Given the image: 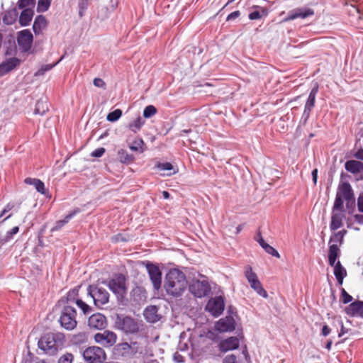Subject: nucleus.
I'll return each instance as SVG.
<instances>
[{
  "label": "nucleus",
  "instance_id": "473e14b6",
  "mask_svg": "<svg viewBox=\"0 0 363 363\" xmlns=\"http://www.w3.org/2000/svg\"><path fill=\"white\" fill-rule=\"evenodd\" d=\"M18 12L16 9L7 11L4 17L3 22L6 25H12L16 20Z\"/></svg>",
  "mask_w": 363,
  "mask_h": 363
},
{
  "label": "nucleus",
  "instance_id": "603ef678",
  "mask_svg": "<svg viewBox=\"0 0 363 363\" xmlns=\"http://www.w3.org/2000/svg\"><path fill=\"white\" fill-rule=\"evenodd\" d=\"M73 355L70 353H67L60 357L58 363H72Z\"/></svg>",
  "mask_w": 363,
  "mask_h": 363
},
{
  "label": "nucleus",
  "instance_id": "c756f323",
  "mask_svg": "<svg viewBox=\"0 0 363 363\" xmlns=\"http://www.w3.org/2000/svg\"><path fill=\"white\" fill-rule=\"evenodd\" d=\"M47 21L45 18L42 16H38L34 21L33 30L35 34H39L46 27Z\"/></svg>",
  "mask_w": 363,
  "mask_h": 363
},
{
  "label": "nucleus",
  "instance_id": "5701e85b",
  "mask_svg": "<svg viewBox=\"0 0 363 363\" xmlns=\"http://www.w3.org/2000/svg\"><path fill=\"white\" fill-rule=\"evenodd\" d=\"M345 313L352 317H363V301L352 302L345 308Z\"/></svg>",
  "mask_w": 363,
  "mask_h": 363
},
{
  "label": "nucleus",
  "instance_id": "f8f14e48",
  "mask_svg": "<svg viewBox=\"0 0 363 363\" xmlns=\"http://www.w3.org/2000/svg\"><path fill=\"white\" fill-rule=\"evenodd\" d=\"M225 302L221 296H216L211 298L206 306V310L208 311L214 317H218L224 311Z\"/></svg>",
  "mask_w": 363,
  "mask_h": 363
},
{
  "label": "nucleus",
  "instance_id": "0eeeda50",
  "mask_svg": "<svg viewBox=\"0 0 363 363\" xmlns=\"http://www.w3.org/2000/svg\"><path fill=\"white\" fill-rule=\"evenodd\" d=\"M345 219V211L344 206H340L338 204L332 208L331 218L330 223V231H336L343 226V222Z\"/></svg>",
  "mask_w": 363,
  "mask_h": 363
},
{
  "label": "nucleus",
  "instance_id": "72a5a7b5",
  "mask_svg": "<svg viewBox=\"0 0 363 363\" xmlns=\"http://www.w3.org/2000/svg\"><path fill=\"white\" fill-rule=\"evenodd\" d=\"M250 286L260 296L264 298L268 297L267 292L262 287V285L259 279L250 284Z\"/></svg>",
  "mask_w": 363,
  "mask_h": 363
},
{
  "label": "nucleus",
  "instance_id": "f3484780",
  "mask_svg": "<svg viewBox=\"0 0 363 363\" xmlns=\"http://www.w3.org/2000/svg\"><path fill=\"white\" fill-rule=\"evenodd\" d=\"M318 91V86L316 84L311 91L308 99L304 106V111L302 118L307 121L310 116L311 112L314 107L315 102V97Z\"/></svg>",
  "mask_w": 363,
  "mask_h": 363
},
{
  "label": "nucleus",
  "instance_id": "9d476101",
  "mask_svg": "<svg viewBox=\"0 0 363 363\" xmlns=\"http://www.w3.org/2000/svg\"><path fill=\"white\" fill-rule=\"evenodd\" d=\"M115 323L117 328L125 333H134L138 329L135 320L128 316L117 315Z\"/></svg>",
  "mask_w": 363,
  "mask_h": 363
},
{
  "label": "nucleus",
  "instance_id": "a19ab883",
  "mask_svg": "<svg viewBox=\"0 0 363 363\" xmlns=\"http://www.w3.org/2000/svg\"><path fill=\"white\" fill-rule=\"evenodd\" d=\"M245 276L249 284L258 280L257 274L252 271V268L250 266H247L245 268Z\"/></svg>",
  "mask_w": 363,
  "mask_h": 363
},
{
  "label": "nucleus",
  "instance_id": "680f3d73",
  "mask_svg": "<svg viewBox=\"0 0 363 363\" xmlns=\"http://www.w3.org/2000/svg\"><path fill=\"white\" fill-rule=\"evenodd\" d=\"M240 13L239 11H233L228 16L227 20L230 21L231 19H235V18H238L240 16Z\"/></svg>",
  "mask_w": 363,
  "mask_h": 363
},
{
  "label": "nucleus",
  "instance_id": "4d7b16f0",
  "mask_svg": "<svg viewBox=\"0 0 363 363\" xmlns=\"http://www.w3.org/2000/svg\"><path fill=\"white\" fill-rule=\"evenodd\" d=\"M94 85L96 87L104 88L106 86L105 82L100 78H95L94 79Z\"/></svg>",
  "mask_w": 363,
  "mask_h": 363
},
{
  "label": "nucleus",
  "instance_id": "09e8293b",
  "mask_svg": "<svg viewBox=\"0 0 363 363\" xmlns=\"http://www.w3.org/2000/svg\"><path fill=\"white\" fill-rule=\"evenodd\" d=\"M55 65L56 63L52 65H44L41 66V67L35 73V76L38 77L43 75L46 72L50 70Z\"/></svg>",
  "mask_w": 363,
  "mask_h": 363
},
{
  "label": "nucleus",
  "instance_id": "5fc2aeb1",
  "mask_svg": "<svg viewBox=\"0 0 363 363\" xmlns=\"http://www.w3.org/2000/svg\"><path fill=\"white\" fill-rule=\"evenodd\" d=\"M105 151L106 150L104 147L97 148L91 153V156L94 157H100L104 154Z\"/></svg>",
  "mask_w": 363,
  "mask_h": 363
},
{
  "label": "nucleus",
  "instance_id": "3c124183",
  "mask_svg": "<svg viewBox=\"0 0 363 363\" xmlns=\"http://www.w3.org/2000/svg\"><path fill=\"white\" fill-rule=\"evenodd\" d=\"M156 167L161 171H171L174 169L173 165L170 162H159Z\"/></svg>",
  "mask_w": 363,
  "mask_h": 363
},
{
  "label": "nucleus",
  "instance_id": "338daca9",
  "mask_svg": "<svg viewBox=\"0 0 363 363\" xmlns=\"http://www.w3.org/2000/svg\"><path fill=\"white\" fill-rule=\"evenodd\" d=\"M13 207L14 205L13 203H9L3 210L4 211V212L7 213L10 211Z\"/></svg>",
  "mask_w": 363,
  "mask_h": 363
},
{
  "label": "nucleus",
  "instance_id": "2eb2a0df",
  "mask_svg": "<svg viewBox=\"0 0 363 363\" xmlns=\"http://www.w3.org/2000/svg\"><path fill=\"white\" fill-rule=\"evenodd\" d=\"M211 288L207 281L194 280L189 286V291L195 296L201 298L208 294Z\"/></svg>",
  "mask_w": 363,
  "mask_h": 363
},
{
  "label": "nucleus",
  "instance_id": "f704fd0d",
  "mask_svg": "<svg viewBox=\"0 0 363 363\" xmlns=\"http://www.w3.org/2000/svg\"><path fill=\"white\" fill-rule=\"evenodd\" d=\"M355 223L363 224V215L356 214L351 217L347 222V226L356 230H359L360 228L355 225Z\"/></svg>",
  "mask_w": 363,
  "mask_h": 363
},
{
  "label": "nucleus",
  "instance_id": "39448f33",
  "mask_svg": "<svg viewBox=\"0 0 363 363\" xmlns=\"http://www.w3.org/2000/svg\"><path fill=\"white\" fill-rule=\"evenodd\" d=\"M59 321L61 326L65 329L67 330L74 329L77 325L75 308L71 305H65L61 311Z\"/></svg>",
  "mask_w": 363,
  "mask_h": 363
},
{
  "label": "nucleus",
  "instance_id": "393cba45",
  "mask_svg": "<svg viewBox=\"0 0 363 363\" xmlns=\"http://www.w3.org/2000/svg\"><path fill=\"white\" fill-rule=\"evenodd\" d=\"M216 328L220 333L232 331L235 329L234 322L230 318H221L216 323Z\"/></svg>",
  "mask_w": 363,
  "mask_h": 363
},
{
  "label": "nucleus",
  "instance_id": "9b49d317",
  "mask_svg": "<svg viewBox=\"0 0 363 363\" xmlns=\"http://www.w3.org/2000/svg\"><path fill=\"white\" fill-rule=\"evenodd\" d=\"M145 267L154 289L155 290L160 289L162 284V272L160 268L156 264L150 262L145 263Z\"/></svg>",
  "mask_w": 363,
  "mask_h": 363
},
{
  "label": "nucleus",
  "instance_id": "bf43d9fd",
  "mask_svg": "<svg viewBox=\"0 0 363 363\" xmlns=\"http://www.w3.org/2000/svg\"><path fill=\"white\" fill-rule=\"evenodd\" d=\"M357 206L359 212L363 213V194H359L357 199Z\"/></svg>",
  "mask_w": 363,
  "mask_h": 363
},
{
  "label": "nucleus",
  "instance_id": "dca6fc26",
  "mask_svg": "<svg viewBox=\"0 0 363 363\" xmlns=\"http://www.w3.org/2000/svg\"><path fill=\"white\" fill-rule=\"evenodd\" d=\"M313 14L314 11L311 9L297 8L296 9L290 11L287 16L284 19V21L287 22L289 21H293L298 18H306L308 16H313Z\"/></svg>",
  "mask_w": 363,
  "mask_h": 363
},
{
  "label": "nucleus",
  "instance_id": "1a4fd4ad",
  "mask_svg": "<svg viewBox=\"0 0 363 363\" xmlns=\"http://www.w3.org/2000/svg\"><path fill=\"white\" fill-rule=\"evenodd\" d=\"M354 196L351 185L348 182L339 184L335 199V205L344 206V201Z\"/></svg>",
  "mask_w": 363,
  "mask_h": 363
},
{
  "label": "nucleus",
  "instance_id": "a18cd8bd",
  "mask_svg": "<svg viewBox=\"0 0 363 363\" xmlns=\"http://www.w3.org/2000/svg\"><path fill=\"white\" fill-rule=\"evenodd\" d=\"M51 1L52 0H39L38 3V11H46L50 7Z\"/></svg>",
  "mask_w": 363,
  "mask_h": 363
},
{
  "label": "nucleus",
  "instance_id": "4468645a",
  "mask_svg": "<svg viewBox=\"0 0 363 363\" xmlns=\"http://www.w3.org/2000/svg\"><path fill=\"white\" fill-rule=\"evenodd\" d=\"M33 40V36L30 30L25 29L18 33L17 43L23 52L30 50Z\"/></svg>",
  "mask_w": 363,
  "mask_h": 363
},
{
  "label": "nucleus",
  "instance_id": "aec40b11",
  "mask_svg": "<svg viewBox=\"0 0 363 363\" xmlns=\"http://www.w3.org/2000/svg\"><path fill=\"white\" fill-rule=\"evenodd\" d=\"M146 294V291L143 287L136 286L130 291V301L135 305H140L145 301Z\"/></svg>",
  "mask_w": 363,
  "mask_h": 363
},
{
  "label": "nucleus",
  "instance_id": "c9c22d12",
  "mask_svg": "<svg viewBox=\"0 0 363 363\" xmlns=\"http://www.w3.org/2000/svg\"><path fill=\"white\" fill-rule=\"evenodd\" d=\"M362 137H363V133H362L360 130L357 135V140L355 143V148L357 149V151L354 155V157L359 160H363V148L362 147L361 143Z\"/></svg>",
  "mask_w": 363,
  "mask_h": 363
},
{
  "label": "nucleus",
  "instance_id": "e433bc0d",
  "mask_svg": "<svg viewBox=\"0 0 363 363\" xmlns=\"http://www.w3.org/2000/svg\"><path fill=\"white\" fill-rule=\"evenodd\" d=\"M118 156L122 163H130L134 160V156L123 149L118 151Z\"/></svg>",
  "mask_w": 363,
  "mask_h": 363
},
{
  "label": "nucleus",
  "instance_id": "6e6552de",
  "mask_svg": "<svg viewBox=\"0 0 363 363\" xmlns=\"http://www.w3.org/2000/svg\"><path fill=\"white\" fill-rule=\"evenodd\" d=\"M87 291L96 306L101 307L108 302L109 294L106 289L90 285L88 286Z\"/></svg>",
  "mask_w": 363,
  "mask_h": 363
},
{
  "label": "nucleus",
  "instance_id": "de8ad7c7",
  "mask_svg": "<svg viewBox=\"0 0 363 363\" xmlns=\"http://www.w3.org/2000/svg\"><path fill=\"white\" fill-rule=\"evenodd\" d=\"M341 291V297L340 301L344 303L347 304L352 301V296H350L345 289L342 288L340 289Z\"/></svg>",
  "mask_w": 363,
  "mask_h": 363
},
{
  "label": "nucleus",
  "instance_id": "4be33fe9",
  "mask_svg": "<svg viewBox=\"0 0 363 363\" xmlns=\"http://www.w3.org/2000/svg\"><path fill=\"white\" fill-rule=\"evenodd\" d=\"M21 64V60L17 57H11L0 64V76H4L12 71Z\"/></svg>",
  "mask_w": 363,
  "mask_h": 363
},
{
  "label": "nucleus",
  "instance_id": "58836bf2",
  "mask_svg": "<svg viewBox=\"0 0 363 363\" xmlns=\"http://www.w3.org/2000/svg\"><path fill=\"white\" fill-rule=\"evenodd\" d=\"M145 121L140 117H138L133 121L129 123V128L134 133L138 131L144 125Z\"/></svg>",
  "mask_w": 363,
  "mask_h": 363
},
{
  "label": "nucleus",
  "instance_id": "ea45409f",
  "mask_svg": "<svg viewBox=\"0 0 363 363\" xmlns=\"http://www.w3.org/2000/svg\"><path fill=\"white\" fill-rule=\"evenodd\" d=\"M78 295V289H74L69 291L66 296V302L67 305L73 306V304L76 303L77 296Z\"/></svg>",
  "mask_w": 363,
  "mask_h": 363
},
{
  "label": "nucleus",
  "instance_id": "774afa93",
  "mask_svg": "<svg viewBox=\"0 0 363 363\" xmlns=\"http://www.w3.org/2000/svg\"><path fill=\"white\" fill-rule=\"evenodd\" d=\"M174 360H175L177 362H182L183 361V360H182L183 357H182L181 355H179V354H178V355H174Z\"/></svg>",
  "mask_w": 363,
  "mask_h": 363
},
{
  "label": "nucleus",
  "instance_id": "b1692460",
  "mask_svg": "<svg viewBox=\"0 0 363 363\" xmlns=\"http://www.w3.org/2000/svg\"><path fill=\"white\" fill-rule=\"evenodd\" d=\"M157 312L158 309L155 306H150L145 309L143 315L147 322L155 323L160 319Z\"/></svg>",
  "mask_w": 363,
  "mask_h": 363
},
{
  "label": "nucleus",
  "instance_id": "f03ea898",
  "mask_svg": "<svg viewBox=\"0 0 363 363\" xmlns=\"http://www.w3.org/2000/svg\"><path fill=\"white\" fill-rule=\"evenodd\" d=\"M64 341L63 334L60 333H48L40 337L38 345L45 353L53 355L62 347Z\"/></svg>",
  "mask_w": 363,
  "mask_h": 363
},
{
  "label": "nucleus",
  "instance_id": "6e6d98bb",
  "mask_svg": "<svg viewBox=\"0 0 363 363\" xmlns=\"http://www.w3.org/2000/svg\"><path fill=\"white\" fill-rule=\"evenodd\" d=\"M267 254L271 255L275 257L279 258L280 255L273 247L269 245V247H267L266 250H264Z\"/></svg>",
  "mask_w": 363,
  "mask_h": 363
},
{
  "label": "nucleus",
  "instance_id": "69168bd1",
  "mask_svg": "<svg viewBox=\"0 0 363 363\" xmlns=\"http://www.w3.org/2000/svg\"><path fill=\"white\" fill-rule=\"evenodd\" d=\"M312 177H313V183L315 184L317 182V177H318V170L316 169H315L312 171Z\"/></svg>",
  "mask_w": 363,
  "mask_h": 363
},
{
  "label": "nucleus",
  "instance_id": "37998d69",
  "mask_svg": "<svg viewBox=\"0 0 363 363\" xmlns=\"http://www.w3.org/2000/svg\"><path fill=\"white\" fill-rule=\"evenodd\" d=\"M156 113L157 108L152 105H149L144 108L143 116L146 118H149L155 115Z\"/></svg>",
  "mask_w": 363,
  "mask_h": 363
},
{
  "label": "nucleus",
  "instance_id": "e2e57ef3",
  "mask_svg": "<svg viewBox=\"0 0 363 363\" xmlns=\"http://www.w3.org/2000/svg\"><path fill=\"white\" fill-rule=\"evenodd\" d=\"M330 333V329L327 325H324L322 328L321 334L326 337L328 336Z\"/></svg>",
  "mask_w": 363,
  "mask_h": 363
},
{
  "label": "nucleus",
  "instance_id": "ddd939ff",
  "mask_svg": "<svg viewBox=\"0 0 363 363\" xmlns=\"http://www.w3.org/2000/svg\"><path fill=\"white\" fill-rule=\"evenodd\" d=\"M117 340L116 335L110 330H104L94 335V340L99 345L110 347L113 346Z\"/></svg>",
  "mask_w": 363,
  "mask_h": 363
},
{
  "label": "nucleus",
  "instance_id": "79ce46f5",
  "mask_svg": "<svg viewBox=\"0 0 363 363\" xmlns=\"http://www.w3.org/2000/svg\"><path fill=\"white\" fill-rule=\"evenodd\" d=\"M121 116L122 111L121 109H116L107 115L106 119L110 122H116L121 117Z\"/></svg>",
  "mask_w": 363,
  "mask_h": 363
},
{
  "label": "nucleus",
  "instance_id": "412c9836",
  "mask_svg": "<svg viewBox=\"0 0 363 363\" xmlns=\"http://www.w3.org/2000/svg\"><path fill=\"white\" fill-rule=\"evenodd\" d=\"M240 345V340L237 337H230L221 340L219 342V350L226 352L237 349Z\"/></svg>",
  "mask_w": 363,
  "mask_h": 363
},
{
  "label": "nucleus",
  "instance_id": "20e7f679",
  "mask_svg": "<svg viewBox=\"0 0 363 363\" xmlns=\"http://www.w3.org/2000/svg\"><path fill=\"white\" fill-rule=\"evenodd\" d=\"M116 296L117 300L125 304L126 294L125 277L121 274L103 282Z\"/></svg>",
  "mask_w": 363,
  "mask_h": 363
},
{
  "label": "nucleus",
  "instance_id": "0e129e2a",
  "mask_svg": "<svg viewBox=\"0 0 363 363\" xmlns=\"http://www.w3.org/2000/svg\"><path fill=\"white\" fill-rule=\"evenodd\" d=\"M255 240L260 245L262 242H264V240L263 239L262 234L260 232H258L256 236L255 237Z\"/></svg>",
  "mask_w": 363,
  "mask_h": 363
},
{
  "label": "nucleus",
  "instance_id": "2f4dec72",
  "mask_svg": "<svg viewBox=\"0 0 363 363\" xmlns=\"http://www.w3.org/2000/svg\"><path fill=\"white\" fill-rule=\"evenodd\" d=\"M48 109L49 106L47 99H40L36 103L34 113L43 116L48 111Z\"/></svg>",
  "mask_w": 363,
  "mask_h": 363
},
{
  "label": "nucleus",
  "instance_id": "7ed1b4c3",
  "mask_svg": "<svg viewBox=\"0 0 363 363\" xmlns=\"http://www.w3.org/2000/svg\"><path fill=\"white\" fill-rule=\"evenodd\" d=\"M341 250L336 247H330V252L328 254V264L333 267V273L339 285L343 284V280L347 275L346 269L339 260Z\"/></svg>",
  "mask_w": 363,
  "mask_h": 363
},
{
  "label": "nucleus",
  "instance_id": "6ab92c4d",
  "mask_svg": "<svg viewBox=\"0 0 363 363\" xmlns=\"http://www.w3.org/2000/svg\"><path fill=\"white\" fill-rule=\"evenodd\" d=\"M88 325L91 328L102 330L106 326V318L99 313L93 314L88 320Z\"/></svg>",
  "mask_w": 363,
  "mask_h": 363
},
{
  "label": "nucleus",
  "instance_id": "052dcab7",
  "mask_svg": "<svg viewBox=\"0 0 363 363\" xmlns=\"http://www.w3.org/2000/svg\"><path fill=\"white\" fill-rule=\"evenodd\" d=\"M261 18V14L259 11H255L249 14V18L251 20H257Z\"/></svg>",
  "mask_w": 363,
  "mask_h": 363
},
{
  "label": "nucleus",
  "instance_id": "a878e982",
  "mask_svg": "<svg viewBox=\"0 0 363 363\" xmlns=\"http://www.w3.org/2000/svg\"><path fill=\"white\" fill-rule=\"evenodd\" d=\"M80 212L79 208H76L69 214H67L64 219L57 220L55 225L51 228V232H55L60 230L65 224H67L70 219H72L76 214Z\"/></svg>",
  "mask_w": 363,
  "mask_h": 363
},
{
  "label": "nucleus",
  "instance_id": "7c9ffc66",
  "mask_svg": "<svg viewBox=\"0 0 363 363\" xmlns=\"http://www.w3.org/2000/svg\"><path fill=\"white\" fill-rule=\"evenodd\" d=\"M24 182L26 184L34 186L38 192L41 194H45V184L41 180L28 177L26 178Z\"/></svg>",
  "mask_w": 363,
  "mask_h": 363
},
{
  "label": "nucleus",
  "instance_id": "c03bdc74",
  "mask_svg": "<svg viewBox=\"0 0 363 363\" xmlns=\"http://www.w3.org/2000/svg\"><path fill=\"white\" fill-rule=\"evenodd\" d=\"M35 4V0H19L18 1V7L21 9H25L27 8H30L33 9Z\"/></svg>",
  "mask_w": 363,
  "mask_h": 363
},
{
  "label": "nucleus",
  "instance_id": "c85d7f7f",
  "mask_svg": "<svg viewBox=\"0 0 363 363\" xmlns=\"http://www.w3.org/2000/svg\"><path fill=\"white\" fill-rule=\"evenodd\" d=\"M345 167L347 172L355 174L363 169V164L359 161L349 160L345 162Z\"/></svg>",
  "mask_w": 363,
  "mask_h": 363
},
{
  "label": "nucleus",
  "instance_id": "f257e3e1",
  "mask_svg": "<svg viewBox=\"0 0 363 363\" xmlns=\"http://www.w3.org/2000/svg\"><path fill=\"white\" fill-rule=\"evenodd\" d=\"M187 281L185 274L177 269H171L167 273L164 287L167 294L179 296L185 291Z\"/></svg>",
  "mask_w": 363,
  "mask_h": 363
},
{
  "label": "nucleus",
  "instance_id": "8fccbe9b",
  "mask_svg": "<svg viewBox=\"0 0 363 363\" xmlns=\"http://www.w3.org/2000/svg\"><path fill=\"white\" fill-rule=\"evenodd\" d=\"M79 308L82 309L84 314L89 313L91 311V308L81 299H77L75 303Z\"/></svg>",
  "mask_w": 363,
  "mask_h": 363
},
{
  "label": "nucleus",
  "instance_id": "13d9d810",
  "mask_svg": "<svg viewBox=\"0 0 363 363\" xmlns=\"http://www.w3.org/2000/svg\"><path fill=\"white\" fill-rule=\"evenodd\" d=\"M9 242H10V240L6 237V235L0 233V248Z\"/></svg>",
  "mask_w": 363,
  "mask_h": 363
},
{
  "label": "nucleus",
  "instance_id": "423d86ee",
  "mask_svg": "<svg viewBox=\"0 0 363 363\" xmlns=\"http://www.w3.org/2000/svg\"><path fill=\"white\" fill-rule=\"evenodd\" d=\"M82 354L86 363H103L106 358L104 350L97 346L87 347Z\"/></svg>",
  "mask_w": 363,
  "mask_h": 363
},
{
  "label": "nucleus",
  "instance_id": "a211bd4d",
  "mask_svg": "<svg viewBox=\"0 0 363 363\" xmlns=\"http://www.w3.org/2000/svg\"><path fill=\"white\" fill-rule=\"evenodd\" d=\"M332 232L333 233L328 242V253L330 252V247H336L339 250H340V246L343 244L344 238L347 234L346 230H341L337 232Z\"/></svg>",
  "mask_w": 363,
  "mask_h": 363
},
{
  "label": "nucleus",
  "instance_id": "cd10ccee",
  "mask_svg": "<svg viewBox=\"0 0 363 363\" xmlns=\"http://www.w3.org/2000/svg\"><path fill=\"white\" fill-rule=\"evenodd\" d=\"M248 357L247 352L243 351L239 356L235 354H229L225 357L223 363H244V360H247Z\"/></svg>",
  "mask_w": 363,
  "mask_h": 363
},
{
  "label": "nucleus",
  "instance_id": "bb28decb",
  "mask_svg": "<svg viewBox=\"0 0 363 363\" xmlns=\"http://www.w3.org/2000/svg\"><path fill=\"white\" fill-rule=\"evenodd\" d=\"M33 14L34 11L33 9L30 8L23 9L19 16V23L21 26H28L33 18Z\"/></svg>",
  "mask_w": 363,
  "mask_h": 363
},
{
  "label": "nucleus",
  "instance_id": "864d4df0",
  "mask_svg": "<svg viewBox=\"0 0 363 363\" xmlns=\"http://www.w3.org/2000/svg\"><path fill=\"white\" fill-rule=\"evenodd\" d=\"M19 231V228L18 226H15L12 228L11 230H8L5 234L6 237L10 240H13L15 235H16Z\"/></svg>",
  "mask_w": 363,
  "mask_h": 363
},
{
  "label": "nucleus",
  "instance_id": "49530a36",
  "mask_svg": "<svg viewBox=\"0 0 363 363\" xmlns=\"http://www.w3.org/2000/svg\"><path fill=\"white\" fill-rule=\"evenodd\" d=\"M346 202V208L347 209L349 214H352L355 209V198L354 196L350 198V199L345 200Z\"/></svg>",
  "mask_w": 363,
  "mask_h": 363
},
{
  "label": "nucleus",
  "instance_id": "4c0bfd02",
  "mask_svg": "<svg viewBox=\"0 0 363 363\" xmlns=\"http://www.w3.org/2000/svg\"><path fill=\"white\" fill-rule=\"evenodd\" d=\"M144 145H145V143L142 138H136L130 144L129 148L132 151L143 152H144V148H143Z\"/></svg>",
  "mask_w": 363,
  "mask_h": 363
}]
</instances>
